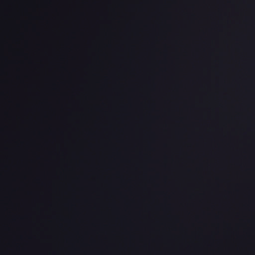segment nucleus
I'll return each mask as SVG.
<instances>
[{
    "mask_svg": "<svg viewBox=\"0 0 255 255\" xmlns=\"http://www.w3.org/2000/svg\"><path fill=\"white\" fill-rule=\"evenodd\" d=\"M77 2L78 4H80V3H84L85 1L83 0H78Z\"/></svg>",
    "mask_w": 255,
    "mask_h": 255,
    "instance_id": "obj_1",
    "label": "nucleus"
}]
</instances>
